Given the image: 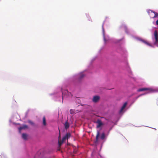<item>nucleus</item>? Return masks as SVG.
Returning <instances> with one entry per match:
<instances>
[{
	"mask_svg": "<svg viewBox=\"0 0 158 158\" xmlns=\"http://www.w3.org/2000/svg\"><path fill=\"white\" fill-rule=\"evenodd\" d=\"M154 35L155 41L154 43L155 45H156L158 43V32L157 30H155L154 32Z\"/></svg>",
	"mask_w": 158,
	"mask_h": 158,
	"instance_id": "2",
	"label": "nucleus"
},
{
	"mask_svg": "<svg viewBox=\"0 0 158 158\" xmlns=\"http://www.w3.org/2000/svg\"><path fill=\"white\" fill-rule=\"evenodd\" d=\"M70 134L67 133L66 134L63 138L61 141L59 140L58 144L59 146H60L62 144L63 142L66 139H68L70 136Z\"/></svg>",
	"mask_w": 158,
	"mask_h": 158,
	"instance_id": "1",
	"label": "nucleus"
},
{
	"mask_svg": "<svg viewBox=\"0 0 158 158\" xmlns=\"http://www.w3.org/2000/svg\"><path fill=\"white\" fill-rule=\"evenodd\" d=\"M28 122L29 123H30V124H31L32 125H33L34 124V123L31 120H29Z\"/></svg>",
	"mask_w": 158,
	"mask_h": 158,
	"instance_id": "16",
	"label": "nucleus"
},
{
	"mask_svg": "<svg viewBox=\"0 0 158 158\" xmlns=\"http://www.w3.org/2000/svg\"><path fill=\"white\" fill-rule=\"evenodd\" d=\"M99 135H100L99 131H97V135H96V140L95 141V143H98V138L99 136Z\"/></svg>",
	"mask_w": 158,
	"mask_h": 158,
	"instance_id": "7",
	"label": "nucleus"
},
{
	"mask_svg": "<svg viewBox=\"0 0 158 158\" xmlns=\"http://www.w3.org/2000/svg\"><path fill=\"white\" fill-rule=\"evenodd\" d=\"M60 134H59V137H60Z\"/></svg>",
	"mask_w": 158,
	"mask_h": 158,
	"instance_id": "21",
	"label": "nucleus"
},
{
	"mask_svg": "<svg viewBox=\"0 0 158 158\" xmlns=\"http://www.w3.org/2000/svg\"><path fill=\"white\" fill-rule=\"evenodd\" d=\"M96 123L97 124V128L100 127L103 125V124L102 123L101 120L99 119L97 120Z\"/></svg>",
	"mask_w": 158,
	"mask_h": 158,
	"instance_id": "5",
	"label": "nucleus"
},
{
	"mask_svg": "<svg viewBox=\"0 0 158 158\" xmlns=\"http://www.w3.org/2000/svg\"><path fill=\"white\" fill-rule=\"evenodd\" d=\"M43 124L44 126H46L47 125L46 118L45 116H44L43 118Z\"/></svg>",
	"mask_w": 158,
	"mask_h": 158,
	"instance_id": "11",
	"label": "nucleus"
},
{
	"mask_svg": "<svg viewBox=\"0 0 158 158\" xmlns=\"http://www.w3.org/2000/svg\"><path fill=\"white\" fill-rule=\"evenodd\" d=\"M64 126L65 129H67L69 127V124L67 121L65 122L64 124Z\"/></svg>",
	"mask_w": 158,
	"mask_h": 158,
	"instance_id": "12",
	"label": "nucleus"
},
{
	"mask_svg": "<svg viewBox=\"0 0 158 158\" xmlns=\"http://www.w3.org/2000/svg\"><path fill=\"white\" fill-rule=\"evenodd\" d=\"M28 128L27 126L26 125H24L22 127H20L19 128V130L20 132H21V131L23 129H26Z\"/></svg>",
	"mask_w": 158,
	"mask_h": 158,
	"instance_id": "8",
	"label": "nucleus"
},
{
	"mask_svg": "<svg viewBox=\"0 0 158 158\" xmlns=\"http://www.w3.org/2000/svg\"><path fill=\"white\" fill-rule=\"evenodd\" d=\"M99 97L98 96H94L93 99V101L94 102H96L99 100Z\"/></svg>",
	"mask_w": 158,
	"mask_h": 158,
	"instance_id": "6",
	"label": "nucleus"
},
{
	"mask_svg": "<svg viewBox=\"0 0 158 158\" xmlns=\"http://www.w3.org/2000/svg\"><path fill=\"white\" fill-rule=\"evenodd\" d=\"M146 90L148 91L149 92H151L152 91V89L149 88H142L139 89L137 91L138 92H141Z\"/></svg>",
	"mask_w": 158,
	"mask_h": 158,
	"instance_id": "4",
	"label": "nucleus"
},
{
	"mask_svg": "<svg viewBox=\"0 0 158 158\" xmlns=\"http://www.w3.org/2000/svg\"><path fill=\"white\" fill-rule=\"evenodd\" d=\"M85 76L84 74L83 73H81L80 74V79H81Z\"/></svg>",
	"mask_w": 158,
	"mask_h": 158,
	"instance_id": "15",
	"label": "nucleus"
},
{
	"mask_svg": "<svg viewBox=\"0 0 158 158\" xmlns=\"http://www.w3.org/2000/svg\"><path fill=\"white\" fill-rule=\"evenodd\" d=\"M127 102H125L124 104L123 105V106L121 107V110H120V113H121V112H122L123 111V110L126 107V106L127 105Z\"/></svg>",
	"mask_w": 158,
	"mask_h": 158,
	"instance_id": "10",
	"label": "nucleus"
},
{
	"mask_svg": "<svg viewBox=\"0 0 158 158\" xmlns=\"http://www.w3.org/2000/svg\"><path fill=\"white\" fill-rule=\"evenodd\" d=\"M104 41L105 42H106V39H105V37H104Z\"/></svg>",
	"mask_w": 158,
	"mask_h": 158,
	"instance_id": "18",
	"label": "nucleus"
},
{
	"mask_svg": "<svg viewBox=\"0 0 158 158\" xmlns=\"http://www.w3.org/2000/svg\"><path fill=\"white\" fill-rule=\"evenodd\" d=\"M139 40L144 43H145V44H147L148 46H152V45L151 44L149 43L148 42L146 41H145L144 40H142L141 39H139Z\"/></svg>",
	"mask_w": 158,
	"mask_h": 158,
	"instance_id": "9",
	"label": "nucleus"
},
{
	"mask_svg": "<svg viewBox=\"0 0 158 158\" xmlns=\"http://www.w3.org/2000/svg\"><path fill=\"white\" fill-rule=\"evenodd\" d=\"M22 137L23 139L26 140L27 139V135L26 134H22Z\"/></svg>",
	"mask_w": 158,
	"mask_h": 158,
	"instance_id": "13",
	"label": "nucleus"
},
{
	"mask_svg": "<svg viewBox=\"0 0 158 158\" xmlns=\"http://www.w3.org/2000/svg\"><path fill=\"white\" fill-rule=\"evenodd\" d=\"M76 152H77V151H76V150H74V151H73V153H74L75 154V153H76Z\"/></svg>",
	"mask_w": 158,
	"mask_h": 158,
	"instance_id": "19",
	"label": "nucleus"
},
{
	"mask_svg": "<svg viewBox=\"0 0 158 158\" xmlns=\"http://www.w3.org/2000/svg\"><path fill=\"white\" fill-rule=\"evenodd\" d=\"M64 97L63 95V97H62V98L63 99L64 98Z\"/></svg>",
	"mask_w": 158,
	"mask_h": 158,
	"instance_id": "20",
	"label": "nucleus"
},
{
	"mask_svg": "<svg viewBox=\"0 0 158 158\" xmlns=\"http://www.w3.org/2000/svg\"><path fill=\"white\" fill-rule=\"evenodd\" d=\"M70 113L71 114L73 113V111L72 110H70Z\"/></svg>",
	"mask_w": 158,
	"mask_h": 158,
	"instance_id": "17",
	"label": "nucleus"
},
{
	"mask_svg": "<svg viewBox=\"0 0 158 158\" xmlns=\"http://www.w3.org/2000/svg\"><path fill=\"white\" fill-rule=\"evenodd\" d=\"M147 12L148 14L150 16V14L153 13L154 14V16L152 17L153 18H155L158 16V13L156 12H155L154 11H152V10H148L147 11Z\"/></svg>",
	"mask_w": 158,
	"mask_h": 158,
	"instance_id": "3",
	"label": "nucleus"
},
{
	"mask_svg": "<svg viewBox=\"0 0 158 158\" xmlns=\"http://www.w3.org/2000/svg\"><path fill=\"white\" fill-rule=\"evenodd\" d=\"M105 134L104 133H103L100 136V138L102 140H103L105 138Z\"/></svg>",
	"mask_w": 158,
	"mask_h": 158,
	"instance_id": "14",
	"label": "nucleus"
}]
</instances>
